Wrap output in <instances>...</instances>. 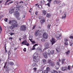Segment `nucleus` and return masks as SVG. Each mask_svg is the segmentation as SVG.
Wrapping results in <instances>:
<instances>
[{
	"instance_id": "35",
	"label": "nucleus",
	"mask_w": 73,
	"mask_h": 73,
	"mask_svg": "<svg viewBox=\"0 0 73 73\" xmlns=\"http://www.w3.org/2000/svg\"><path fill=\"white\" fill-rule=\"evenodd\" d=\"M11 50H10L8 52V58H9V55L11 54Z\"/></svg>"
},
{
	"instance_id": "36",
	"label": "nucleus",
	"mask_w": 73,
	"mask_h": 73,
	"mask_svg": "<svg viewBox=\"0 0 73 73\" xmlns=\"http://www.w3.org/2000/svg\"><path fill=\"white\" fill-rule=\"evenodd\" d=\"M61 60L62 61V64H63L64 63V61H65V59H62Z\"/></svg>"
},
{
	"instance_id": "54",
	"label": "nucleus",
	"mask_w": 73,
	"mask_h": 73,
	"mask_svg": "<svg viewBox=\"0 0 73 73\" xmlns=\"http://www.w3.org/2000/svg\"><path fill=\"white\" fill-rule=\"evenodd\" d=\"M36 25H35L33 27V29H32V30H33L35 28V27H36Z\"/></svg>"
},
{
	"instance_id": "6",
	"label": "nucleus",
	"mask_w": 73,
	"mask_h": 73,
	"mask_svg": "<svg viewBox=\"0 0 73 73\" xmlns=\"http://www.w3.org/2000/svg\"><path fill=\"white\" fill-rule=\"evenodd\" d=\"M22 44H24L25 45H26L27 46H29V43L27 42V40H25L21 42Z\"/></svg>"
},
{
	"instance_id": "52",
	"label": "nucleus",
	"mask_w": 73,
	"mask_h": 73,
	"mask_svg": "<svg viewBox=\"0 0 73 73\" xmlns=\"http://www.w3.org/2000/svg\"><path fill=\"white\" fill-rule=\"evenodd\" d=\"M58 66H57H57H56V67H55V69H57V70H58V68H59L60 67H58Z\"/></svg>"
},
{
	"instance_id": "19",
	"label": "nucleus",
	"mask_w": 73,
	"mask_h": 73,
	"mask_svg": "<svg viewBox=\"0 0 73 73\" xmlns=\"http://www.w3.org/2000/svg\"><path fill=\"white\" fill-rule=\"evenodd\" d=\"M32 66H33V67L37 66V63H34L32 64Z\"/></svg>"
},
{
	"instance_id": "10",
	"label": "nucleus",
	"mask_w": 73,
	"mask_h": 73,
	"mask_svg": "<svg viewBox=\"0 0 73 73\" xmlns=\"http://www.w3.org/2000/svg\"><path fill=\"white\" fill-rule=\"evenodd\" d=\"M50 42H52V45H53L56 42V40H55V39L54 38H52V40H50Z\"/></svg>"
},
{
	"instance_id": "30",
	"label": "nucleus",
	"mask_w": 73,
	"mask_h": 73,
	"mask_svg": "<svg viewBox=\"0 0 73 73\" xmlns=\"http://www.w3.org/2000/svg\"><path fill=\"white\" fill-rule=\"evenodd\" d=\"M70 50H69L68 51H67V52H65V53H66L67 55H69V54H70Z\"/></svg>"
},
{
	"instance_id": "63",
	"label": "nucleus",
	"mask_w": 73,
	"mask_h": 73,
	"mask_svg": "<svg viewBox=\"0 0 73 73\" xmlns=\"http://www.w3.org/2000/svg\"><path fill=\"white\" fill-rule=\"evenodd\" d=\"M10 27H10V26H9V27L7 26V29H10Z\"/></svg>"
},
{
	"instance_id": "33",
	"label": "nucleus",
	"mask_w": 73,
	"mask_h": 73,
	"mask_svg": "<svg viewBox=\"0 0 73 73\" xmlns=\"http://www.w3.org/2000/svg\"><path fill=\"white\" fill-rule=\"evenodd\" d=\"M42 13L43 14H44V15H46V11L44 10L42 11Z\"/></svg>"
},
{
	"instance_id": "58",
	"label": "nucleus",
	"mask_w": 73,
	"mask_h": 73,
	"mask_svg": "<svg viewBox=\"0 0 73 73\" xmlns=\"http://www.w3.org/2000/svg\"><path fill=\"white\" fill-rule=\"evenodd\" d=\"M36 49L35 48V47H33V48L31 49V50H35Z\"/></svg>"
},
{
	"instance_id": "64",
	"label": "nucleus",
	"mask_w": 73,
	"mask_h": 73,
	"mask_svg": "<svg viewBox=\"0 0 73 73\" xmlns=\"http://www.w3.org/2000/svg\"><path fill=\"white\" fill-rule=\"evenodd\" d=\"M54 73H58V72H57L56 71H55L54 72Z\"/></svg>"
},
{
	"instance_id": "39",
	"label": "nucleus",
	"mask_w": 73,
	"mask_h": 73,
	"mask_svg": "<svg viewBox=\"0 0 73 73\" xmlns=\"http://www.w3.org/2000/svg\"><path fill=\"white\" fill-rule=\"evenodd\" d=\"M9 34H10L11 36H12L13 35H15L14 33H12V32L9 33Z\"/></svg>"
},
{
	"instance_id": "14",
	"label": "nucleus",
	"mask_w": 73,
	"mask_h": 73,
	"mask_svg": "<svg viewBox=\"0 0 73 73\" xmlns=\"http://www.w3.org/2000/svg\"><path fill=\"white\" fill-rule=\"evenodd\" d=\"M49 43L48 42H46V44L45 45V46L46 48H45L44 49V50H45L46 49L48 48V47L49 46Z\"/></svg>"
},
{
	"instance_id": "13",
	"label": "nucleus",
	"mask_w": 73,
	"mask_h": 73,
	"mask_svg": "<svg viewBox=\"0 0 73 73\" xmlns=\"http://www.w3.org/2000/svg\"><path fill=\"white\" fill-rule=\"evenodd\" d=\"M61 1H57V0H55L54 2V4H55V3H56V4H59L60 3H61Z\"/></svg>"
},
{
	"instance_id": "51",
	"label": "nucleus",
	"mask_w": 73,
	"mask_h": 73,
	"mask_svg": "<svg viewBox=\"0 0 73 73\" xmlns=\"http://www.w3.org/2000/svg\"><path fill=\"white\" fill-rule=\"evenodd\" d=\"M33 69L34 71H36L37 70V68L35 67L33 68Z\"/></svg>"
},
{
	"instance_id": "29",
	"label": "nucleus",
	"mask_w": 73,
	"mask_h": 73,
	"mask_svg": "<svg viewBox=\"0 0 73 73\" xmlns=\"http://www.w3.org/2000/svg\"><path fill=\"white\" fill-rule=\"evenodd\" d=\"M52 62V60L50 59H49L47 61V64H50Z\"/></svg>"
},
{
	"instance_id": "37",
	"label": "nucleus",
	"mask_w": 73,
	"mask_h": 73,
	"mask_svg": "<svg viewBox=\"0 0 73 73\" xmlns=\"http://www.w3.org/2000/svg\"><path fill=\"white\" fill-rule=\"evenodd\" d=\"M27 35H25L23 36V37L24 39H26V38H27Z\"/></svg>"
},
{
	"instance_id": "38",
	"label": "nucleus",
	"mask_w": 73,
	"mask_h": 73,
	"mask_svg": "<svg viewBox=\"0 0 73 73\" xmlns=\"http://www.w3.org/2000/svg\"><path fill=\"white\" fill-rule=\"evenodd\" d=\"M56 67H57V66H58V67H60V62H57V64L56 65Z\"/></svg>"
},
{
	"instance_id": "55",
	"label": "nucleus",
	"mask_w": 73,
	"mask_h": 73,
	"mask_svg": "<svg viewBox=\"0 0 73 73\" xmlns=\"http://www.w3.org/2000/svg\"><path fill=\"white\" fill-rule=\"evenodd\" d=\"M21 3H24V2H23V1H21L19 2V4H21Z\"/></svg>"
},
{
	"instance_id": "48",
	"label": "nucleus",
	"mask_w": 73,
	"mask_h": 73,
	"mask_svg": "<svg viewBox=\"0 0 73 73\" xmlns=\"http://www.w3.org/2000/svg\"><path fill=\"white\" fill-rule=\"evenodd\" d=\"M31 42L33 44H35V43H36V42H35V40H32V41Z\"/></svg>"
},
{
	"instance_id": "20",
	"label": "nucleus",
	"mask_w": 73,
	"mask_h": 73,
	"mask_svg": "<svg viewBox=\"0 0 73 73\" xmlns=\"http://www.w3.org/2000/svg\"><path fill=\"white\" fill-rule=\"evenodd\" d=\"M61 36L60 35H58V36H57V39H58V40H61Z\"/></svg>"
},
{
	"instance_id": "2",
	"label": "nucleus",
	"mask_w": 73,
	"mask_h": 73,
	"mask_svg": "<svg viewBox=\"0 0 73 73\" xmlns=\"http://www.w3.org/2000/svg\"><path fill=\"white\" fill-rule=\"evenodd\" d=\"M13 15L15 16V17L17 18V20H21V18L19 17L20 13L18 11H15L13 13Z\"/></svg>"
},
{
	"instance_id": "17",
	"label": "nucleus",
	"mask_w": 73,
	"mask_h": 73,
	"mask_svg": "<svg viewBox=\"0 0 73 73\" xmlns=\"http://www.w3.org/2000/svg\"><path fill=\"white\" fill-rule=\"evenodd\" d=\"M21 4H17L16 6V9H20V7H21Z\"/></svg>"
},
{
	"instance_id": "15",
	"label": "nucleus",
	"mask_w": 73,
	"mask_h": 73,
	"mask_svg": "<svg viewBox=\"0 0 73 73\" xmlns=\"http://www.w3.org/2000/svg\"><path fill=\"white\" fill-rule=\"evenodd\" d=\"M40 30H38L35 32V35L36 36H37V34H39Z\"/></svg>"
},
{
	"instance_id": "62",
	"label": "nucleus",
	"mask_w": 73,
	"mask_h": 73,
	"mask_svg": "<svg viewBox=\"0 0 73 73\" xmlns=\"http://www.w3.org/2000/svg\"><path fill=\"white\" fill-rule=\"evenodd\" d=\"M33 12H31V15H33Z\"/></svg>"
},
{
	"instance_id": "43",
	"label": "nucleus",
	"mask_w": 73,
	"mask_h": 73,
	"mask_svg": "<svg viewBox=\"0 0 73 73\" xmlns=\"http://www.w3.org/2000/svg\"><path fill=\"white\" fill-rule=\"evenodd\" d=\"M56 23H58V21H59V19H56Z\"/></svg>"
},
{
	"instance_id": "22",
	"label": "nucleus",
	"mask_w": 73,
	"mask_h": 73,
	"mask_svg": "<svg viewBox=\"0 0 73 73\" xmlns=\"http://www.w3.org/2000/svg\"><path fill=\"white\" fill-rule=\"evenodd\" d=\"M42 61H43L44 64H47V61H46L45 59H43L42 60Z\"/></svg>"
},
{
	"instance_id": "31",
	"label": "nucleus",
	"mask_w": 73,
	"mask_h": 73,
	"mask_svg": "<svg viewBox=\"0 0 73 73\" xmlns=\"http://www.w3.org/2000/svg\"><path fill=\"white\" fill-rule=\"evenodd\" d=\"M71 67H72L71 66H68V67L67 68V70H70Z\"/></svg>"
},
{
	"instance_id": "46",
	"label": "nucleus",
	"mask_w": 73,
	"mask_h": 73,
	"mask_svg": "<svg viewBox=\"0 0 73 73\" xmlns=\"http://www.w3.org/2000/svg\"><path fill=\"white\" fill-rule=\"evenodd\" d=\"M70 46H73V42L71 43V42H70Z\"/></svg>"
},
{
	"instance_id": "11",
	"label": "nucleus",
	"mask_w": 73,
	"mask_h": 73,
	"mask_svg": "<svg viewBox=\"0 0 73 73\" xmlns=\"http://www.w3.org/2000/svg\"><path fill=\"white\" fill-rule=\"evenodd\" d=\"M61 69L62 71L68 70V67H62L61 68Z\"/></svg>"
},
{
	"instance_id": "1",
	"label": "nucleus",
	"mask_w": 73,
	"mask_h": 73,
	"mask_svg": "<svg viewBox=\"0 0 73 73\" xmlns=\"http://www.w3.org/2000/svg\"><path fill=\"white\" fill-rule=\"evenodd\" d=\"M33 61L36 63L40 60V57H38V54L35 53L33 55Z\"/></svg>"
},
{
	"instance_id": "59",
	"label": "nucleus",
	"mask_w": 73,
	"mask_h": 73,
	"mask_svg": "<svg viewBox=\"0 0 73 73\" xmlns=\"http://www.w3.org/2000/svg\"><path fill=\"white\" fill-rule=\"evenodd\" d=\"M35 14L36 15H38V12L36 11L35 12Z\"/></svg>"
},
{
	"instance_id": "21",
	"label": "nucleus",
	"mask_w": 73,
	"mask_h": 73,
	"mask_svg": "<svg viewBox=\"0 0 73 73\" xmlns=\"http://www.w3.org/2000/svg\"><path fill=\"white\" fill-rule=\"evenodd\" d=\"M60 48V46H57V48H56V50L57 53H59L60 51H59V48Z\"/></svg>"
},
{
	"instance_id": "41",
	"label": "nucleus",
	"mask_w": 73,
	"mask_h": 73,
	"mask_svg": "<svg viewBox=\"0 0 73 73\" xmlns=\"http://www.w3.org/2000/svg\"><path fill=\"white\" fill-rule=\"evenodd\" d=\"M2 31V28H1V26H0V33H1Z\"/></svg>"
},
{
	"instance_id": "32",
	"label": "nucleus",
	"mask_w": 73,
	"mask_h": 73,
	"mask_svg": "<svg viewBox=\"0 0 73 73\" xmlns=\"http://www.w3.org/2000/svg\"><path fill=\"white\" fill-rule=\"evenodd\" d=\"M64 3H63L62 4H59L60 7H64Z\"/></svg>"
},
{
	"instance_id": "57",
	"label": "nucleus",
	"mask_w": 73,
	"mask_h": 73,
	"mask_svg": "<svg viewBox=\"0 0 73 73\" xmlns=\"http://www.w3.org/2000/svg\"><path fill=\"white\" fill-rule=\"evenodd\" d=\"M16 4H17V5L19 4V2L17 1H16Z\"/></svg>"
},
{
	"instance_id": "9",
	"label": "nucleus",
	"mask_w": 73,
	"mask_h": 73,
	"mask_svg": "<svg viewBox=\"0 0 73 73\" xmlns=\"http://www.w3.org/2000/svg\"><path fill=\"white\" fill-rule=\"evenodd\" d=\"M48 54L49 56L50 54V53H47L46 54L45 52H44L43 53V57L45 58H48Z\"/></svg>"
},
{
	"instance_id": "26",
	"label": "nucleus",
	"mask_w": 73,
	"mask_h": 73,
	"mask_svg": "<svg viewBox=\"0 0 73 73\" xmlns=\"http://www.w3.org/2000/svg\"><path fill=\"white\" fill-rule=\"evenodd\" d=\"M50 64L51 66H53V67H54V66L55 65V64H54V62H51Z\"/></svg>"
},
{
	"instance_id": "24",
	"label": "nucleus",
	"mask_w": 73,
	"mask_h": 73,
	"mask_svg": "<svg viewBox=\"0 0 73 73\" xmlns=\"http://www.w3.org/2000/svg\"><path fill=\"white\" fill-rule=\"evenodd\" d=\"M51 24H48V25L47 26V29H50V27H51Z\"/></svg>"
},
{
	"instance_id": "7",
	"label": "nucleus",
	"mask_w": 73,
	"mask_h": 73,
	"mask_svg": "<svg viewBox=\"0 0 73 73\" xmlns=\"http://www.w3.org/2000/svg\"><path fill=\"white\" fill-rule=\"evenodd\" d=\"M43 37L45 39H47V38H48V35L46 33H44L43 35Z\"/></svg>"
},
{
	"instance_id": "28",
	"label": "nucleus",
	"mask_w": 73,
	"mask_h": 73,
	"mask_svg": "<svg viewBox=\"0 0 73 73\" xmlns=\"http://www.w3.org/2000/svg\"><path fill=\"white\" fill-rule=\"evenodd\" d=\"M50 70V68L49 67H47L46 68V70L48 72H49Z\"/></svg>"
},
{
	"instance_id": "8",
	"label": "nucleus",
	"mask_w": 73,
	"mask_h": 73,
	"mask_svg": "<svg viewBox=\"0 0 73 73\" xmlns=\"http://www.w3.org/2000/svg\"><path fill=\"white\" fill-rule=\"evenodd\" d=\"M19 27V25H11L10 27V29L11 30H12L14 29L15 27Z\"/></svg>"
},
{
	"instance_id": "12",
	"label": "nucleus",
	"mask_w": 73,
	"mask_h": 73,
	"mask_svg": "<svg viewBox=\"0 0 73 73\" xmlns=\"http://www.w3.org/2000/svg\"><path fill=\"white\" fill-rule=\"evenodd\" d=\"M52 1V0H48V1L49 3H48L47 4H45V5H48V7H50V3H51V1Z\"/></svg>"
},
{
	"instance_id": "50",
	"label": "nucleus",
	"mask_w": 73,
	"mask_h": 73,
	"mask_svg": "<svg viewBox=\"0 0 73 73\" xmlns=\"http://www.w3.org/2000/svg\"><path fill=\"white\" fill-rule=\"evenodd\" d=\"M55 71V70H51V73H54V72Z\"/></svg>"
},
{
	"instance_id": "5",
	"label": "nucleus",
	"mask_w": 73,
	"mask_h": 73,
	"mask_svg": "<svg viewBox=\"0 0 73 73\" xmlns=\"http://www.w3.org/2000/svg\"><path fill=\"white\" fill-rule=\"evenodd\" d=\"M15 7H11L10 9H9V13L10 14H12V13L14 12L15 11Z\"/></svg>"
},
{
	"instance_id": "25",
	"label": "nucleus",
	"mask_w": 73,
	"mask_h": 73,
	"mask_svg": "<svg viewBox=\"0 0 73 73\" xmlns=\"http://www.w3.org/2000/svg\"><path fill=\"white\" fill-rule=\"evenodd\" d=\"M46 16L48 18H50L51 17V15L50 14L48 13L46 15Z\"/></svg>"
},
{
	"instance_id": "3",
	"label": "nucleus",
	"mask_w": 73,
	"mask_h": 73,
	"mask_svg": "<svg viewBox=\"0 0 73 73\" xmlns=\"http://www.w3.org/2000/svg\"><path fill=\"white\" fill-rule=\"evenodd\" d=\"M9 24L10 25H19L18 24H17V22L15 19L9 21Z\"/></svg>"
},
{
	"instance_id": "23",
	"label": "nucleus",
	"mask_w": 73,
	"mask_h": 73,
	"mask_svg": "<svg viewBox=\"0 0 73 73\" xmlns=\"http://www.w3.org/2000/svg\"><path fill=\"white\" fill-rule=\"evenodd\" d=\"M48 51L50 52V53L51 54H54V50H51L50 51V50H49Z\"/></svg>"
},
{
	"instance_id": "53",
	"label": "nucleus",
	"mask_w": 73,
	"mask_h": 73,
	"mask_svg": "<svg viewBox=\"0 0 73 73\" xmlns=\"http://www.w3.org/2000/svg\"><path fill=\"white\" fill-rule=\"evenodd\" d=\"M69 37L70 39H72L73 40V36H71Z\"/></svg>"
},
{
	"instance_id": "42",
	"label": "nucleus",
	"mask_w": 73,
	"mask_h": 73,
	"mask_svg": "<svg viewBox=\"0 0 73 73\" xmlns=\"http://www.w3.org/2000/svg\"><path fill=\"white\" fill-rule=\"evenodd\" d=\"M64 44H65L66 45H68V42H67V41H66L64 42Z\"/></svg>"
},
{
	"instance_id": "27",
	"label": "nucleus",
	"mask_w": 73,
	"mask_h": 73,
	"mask_svg": "<svg viewBox=\"0 0 73 73\" xmlns=\"http://www.w3.org/2000/svg\"><path fill=\"white\" fill-rule=\"evenodd\" d=\"M14 64V63L12 62H11L9 63V65H10L11 66H13Z\"/></svg>"
},
{
	"instance_id": "16",
	"label": "nucleus",
	"mask_w": 73,
	"mask_h": 73,
	"mask_svg": "<svg viewBox=\"0 0 73 73\" xmlns=\"http://www.w3.org/2000/svg\"><path fill=\"white\" fill-rule=\"evenodd\" d=\"M40 22L41 23V25H42L43 23H44L45 22V19H42L40 21Z\"/></svg>"
},
{
	"instance_id": "61",
	"label": "nucleus",
	"mask_w": 73,
	"mask_h": 73,
	"mask_svg": "<svg viewBox=\"0 0 73 73\" xmlns=\"http://www.w3.org/2000/svg\"><path fill=\"white\" fill-rule=\"evenodd\" d=\"M43 2H44V0H41L40 2H41V3H43Z\"/></svg>"
},
{
	"instance_id": "56",
	"label": "nucleus",
	"mask_w": 73,
	"mask_h": 73,
	"mask_svg": "<svg viewBox=\"0 0 73 73\" xmlns=\"http://www.w3.org/2000/svg\"><path fill=\"white\" fill-rule=\"evenodd\" d=\"M23 50L24 52H25L26 51H27V50H26V48H24V49H23Z\"/></svg>"
},
{
	"instance_id": "44",
	"label": "nucleus",
	"mask_w": 73,
	"mask_h": 73,
	"mask_svg": "<svg viewBox=\"0 0 73 73\" xmlns=\"http://www.w3.org/2000/svg\"><path fill=\"white\" fill-rule=\"evenodd\" d=\"M48 72H49V71H48L46 70H44V73H48Z\"/></svg>"
},
{
	"instance_id": "18",
	"label": "nucleus",
	"mask_w": 73,
	"mask_h": 73,
	"mask_svg": "<svg viewBox=\"0 0 73 73\" xmlns=\"http://www.w3.org/2000/svg\"><path fill=\"white\" fill-rule=\"evenodd\" d=\"M6 71H9V70H11V68L9 67H8L7 66H6L5 67Z\"/></svg>"
},
{
	"instance_id": "4",
	"label": "nucleus",
	"mask_w": 73,
	"mask_h": 73,
	"mask_svg": "<svg viewBox=\"0 0 73 73\" xmlns=\"http://www.w3.org/2000/svg\"><path fill=\"white\" fill-rule=\"evenodd\" d=\"M27 26L26 25H22L21 26L20 28V31H26V27Z\"/></svg>"
},
{
	"instance_id": "49",
	"label": "nucleus",
	"mask_w": 73,
	"mask_h": 73,
	"mask_svg": "<svg viewBox=\"0 0 73 73\" xmlns=\"http://www.w3.org/2000/svg\"><path fill=\"white\" fill-rule=\"evenodd\" d=\"M4 20L5 21V22H7V21H8V19L5 18L4 19Z\"/></svg>"
},
{
	"instance_id": "47",
	"label": "nucleus",
	"mask_w": 73,
	"mask_h": 73,
	"mask_svg": "<svg viewBox=\"0 0 73 73\" xmlns=\"http://www.w3.org/2000/svg\"><path fill=\"white\" fill-rule=\"evenodd\" d=\"M68 15V13L67 12H65V14H64L65 17H66V15Z\"/></svg>"
},
{
	"instance_id": "45",
	"label": "nucleus",
	"mask_w": 73,
	"mask_h": 73,
	"mask_svg": "<svg viewBox=\"0 0 73 73\" xmlns=\"http://www.w3.org/2000/svg\"><path fill=\"white\" fill-rule=\"evenodd\" d=\"M66 17H65V15H63L62 17V19H65Z\"/></svg>"
},
{
	"instance_id": "40",
	"label": "nucleus",
	"mask_w": 73,
	"mask_h": 73,
	"mask_svg": "<svg viewBox=\"0 0 73 73\" xmlns=\"http://www.w3.org/2000/svg\"><path fill=\"white\" fill-rule=\"evenodd\" d=\"M38 50H39V51H40V52H41L42 51V49H41V47H40V48H38Z\"/></svg>"
},
{
	"instance_id": "34",
	"label": "nucleus",
	"mask_w": 73,
	"mask_h": 73,
	"mask_svg": "<svg viewBox=\"0 0 73 73\" xmlns=\"http://www.w3.org/2000/svg\"><path fill=\"white\" fill-rule=\"evenodd\" d=\"M38 7L39 8H40V9L41 8V7L42 9V7L41 5H38Z\"/></svg>"
},
{
	"instance_id": "60",
	"label": "nucleus",
	"mask_w": 73,
	"mask_h": 73,
	"mask_svg": "<svg viewBox=\"0 0 73 73\" xmlns=\"http://www.w3.org/2000/svg\"><path fill=\"white\" fill-rule=\"evenodd\" d=\"M9 40H11H11H12V39H13V38L11 37H10L9 38Z\"/></svg>"
}]
</instances>
